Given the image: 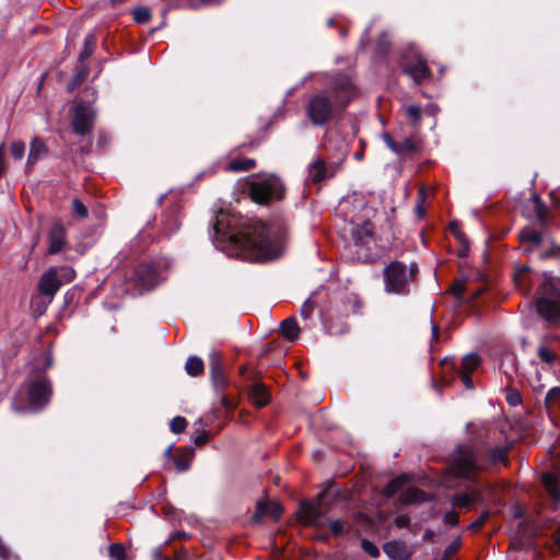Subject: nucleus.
Segmentation results:
<instances>
[{"mask_svg": "<svg viewBox=\"0 0 560 560\" xmlns=\"http://www.w3.org/2000/svg\"><path fill=\"white\" fill-rule=\"evenodd\" d=\"M285 240V229L279 223L267 224L225 211H219L213 224L214 246L228 256L243 260L275 259L282 254Z\"/></svg>", "mask_w": 560, "mask_h": 560, "instance_id": "nucleus-1", "label": "nucleus"}, {"mask_svg": "<svg viewBox=\"0 0 560 560\" xmlns=\"http://www.w3.org/2000/svg\"><path fill=\"white\" fill-rule=\"evenodd\" d=\"M357 90L346 74L330 77L327 86L314 94L306 106V115L313 125L320 126L329 121L336 113L355 97Z\"/></svg>", "mask_w": 560, "mask_h": 560, "instance_id": "nucleus-2", "label": "nucleus"}, {"mask_svg": "<svg viewBox=\"0 0 560 560\" xmlns=\"http://www.w3.org/2000/svg\"><path fill=\"white\" fill-rule=\"evenodd\" d=\"M506 453L505 445H459L453 454L452 468L456 476L477 482L480 472L489 466L505 465Z\"/></svg>", "mask_w": 560, "mask_h": 560, "instance_id": "nucleus-3", "label": "nucleus"}, {"mask_svg": "<svg viewBox=\"0 0 560 560\" xmlns=\"http://www.w3.org/2000/svg\"><path fill=\"white\" fill-rule=\"evenodd\" d=\"M342 207L349 217V233L354 246H368L373 237L371 219L374 217L375 210L369 207L362 197L357 195L351 199H346Z\"/></svg>", "mask_w": 560, "mask_h": 560, "instance_id": "nucleus-4", "label": "nucleus"}, {"mask_svg": "<svg viewBox=\"0 0 560 560\" xmlns=\"http://www.w3.org/2000/svg\"><path fill=\"white\" fill-rule=\"evenodd\" d=\"M417 265L407 266L401 261H392L384 269V289L388 294L406 295L409 284L417 273Z\"/></svg>", "mask_w": 560, "mask_h": 560, "instance_id": "nucleus-5", "label": "nucleus"}, {"mask_svg": "<svg viewBox=\"0 0 560 560\" xmlns=\"http://www.w3.org/2000/svg\"><path fill=\"white\" fill-rule=\"evenodd\" d=\"M167 258H159L150 262L139 264L133 271V283L140 291H150L165 279V271L170 268Z\"/></svg>", "mask_w": 560, "mask_h": 560, "instance_id": "nucleus-6", "label": "nucleus"}, {"mask_svg": "<svg viewBox=\"0 0 560 560\" xmlns=\"http://www.w3.org/2000/svg\"><path fill=\"white\" fill-rule=\"evenodd\" d=\"M50 396L51 387L48 378L44 375H39L27 385L28 405L22 407L15 399L13 401V409L16 411L37 412L48 405Z\"/></svg>", "mask_w": 560, "mask_h": 560, "instance_id": "nucleus-7", "label": "nucleus"}, {"mask_svg": "<svg viewBox=\"0 0 560 560\" xmlns=\"http://www.w3.org/2000/svg\"><path fill=\"white\" fill-rule=\"evenodd\" d=\"M249 191L256 202H265L268 199L283 198L284 186L279 177L270 175L253 180Z\"/></svg>", "mask_w": 560, "mask_h": 560, "instance_id": "nucleus-8", "label": "nucleus"}, {"mask_svg": "<svg viewBox=\"0 0 560 560\" xmlns=\"http://www.w3.org/2000/svg\"><path fill=\"white\" fill-rule=\"evenodd\" d=\"M406 60L402 71L409 75L416 84H420L423 80L431 77V71L427 65V60L418 52L415 46H410L409 50L404 55Z\"/></svg>", "mask_w": 560, "mask_h": 560, "instance_id": "nucleus-9", "label": "nucleus"}, {"mask_svg": "<svg viewBox=\"0 0 560 560\" xmlns=\"http://www.w3.org/2000/svg\"><path fill=\"white\" fill-rule=\"evenodd\" d=\"M326 509L322 502H302L299 509V520L304 525L322 529L326 525Z\"/></svg>", "mask_w": 560, "mask_h": 560, "instance_id": "nucleus-10", "label": "nucleus"}, {"mask_svg": "<svg viewBox=\"0 0 560 560\" xmlns=\"http://www.w3.org/2000/svg\"><path fill=\"white\" fill-rule=\"evenodd\" d=\"M95 109L83 102L78 103L73 109L72 127L75 133L84 136L91 132L95 119Z\"/></svg>", "mask_w": 560, "mask_h": 560, "instance_id": "nucleus-11", "label": "nucleus"}, {"mask_svg": "<svg viewBox=\"0 0 560 560\" xmlns=\"http://www.w3.org/2000/svg\"><path fill=\"white\" fill-rule=\"evenodd\" d=\"M480 364V358L477 353H468L466 354L460 362L459 366L451 365L450 370L460 377L464 386L467 389L474 388V382L471 378V374L476 371V369Z\"/></svg>", "mask_w": 560, "mask_h": 560, "instance_id": "nucleus-12", "label": "nucleus"}, {"mask_svg": "<svg viewBox=\"0 0 560 560\" xmlns=\"http://www.w3.org/2000/svg\"><path fill=\"white\" fill-rule=\"evenodd\" d=\"M62 285L59 270L56 267L49 268L39 279L38 291L51 300Z\"/></svg>", "mask_w": 560, "mask_h": 560, "instance_id": "nucleus-13", "label": "nucleus"}, {"mask_svg": "<svg viewBox=\"0 0 560 560\" xmlns=\"http://www.w3.org/2000/svg\"><path fill=\"white\" fill-rule=\"evenodd\" d=\"M282 514V508L277 502L259 501L256 504L254 514L252 515L253 523H260L264 518H271L277 521Z\"/></svg>", "mask_w": 560, "mask_h": 560, "instance_id": "nucleus-14", "label": "nucleus"}, {"mask_svg": "<svg viewBox=\"0 0 560 560\" xmlns=\"http://www.w3.org/2000/svg\"><path fill=\"white\" fill-rule=\"evenodd\" d=\"M537 312L548 322L560 318V301L549 298H539L536 302Z\"/></svg>", "mask_w": 560, "mask_h": 560, "instance_id": "nucleus-15", "label": "nucleus"}, {"mask_svg": "<svg viewBox=\"0 0 560 560\" xmlns=\"http://www.w3.org/2000/svg\"><path fill=\"white\" fill-rule=\"evenodd\" d=\"M209 369L214 387L223 390L226 386V377L221 364L220 353L212 351L209 355Z\"/></svg>", "mask_w": 560, "mask_h": 560, "instance_id": "nucleus-16", "label": "nucleus"}, {"mask_svg": "<svg viewBox=\"0 0 560 560\" xmlns=\"http://www.w3.org/2000/svg\"><path fill=\"white\" fill-rule=\"evenodd\" d=\"M307 180L313 183H319L327 177L335 175L336 170L334 167H327L326 163L316 158L307 166Z\"/></svg>", "mask_w": 560, "mask_h": 560, "instance_id": "nucleus-17", "label": "nucleus"}, {"mask_svg": "<svg viewBox=\"0 0 560 560\" xmlns=\"http://www.w3.org/2000/svg\"><path fill=\"white\" fill-rule=\"evenodd\" d=\"M48 238H49L48 253L51 255L59 253L66 244L65 228L59 223L54 224V226L49 231Z\"/></svg>", "mask_w": 560, "mask_h": 560, "instance_id": "nucleus-18", "label": "nucleus"}, {"mask_svg": "<svg viewBox=\"0 0 560 560\" xmlns=\"http://www.w3.org/2000/svg\"><path fill=\"white\" fill-rule=\"evenodd\" d=\"M383 550L392 560H406L409 557L406 544L398 540L386 542Z\"/></svg>", "mask_w": 560, "mask_h": 560, "instance_id": "nucleus-19", "label": "nucleus"}, {"mask_svg": "<svg viewBox=\"0 0 560 560\" xmlns=\"http://www.w3.org/2000/svg\"><path fill=\"white\" fill-rule=\"evenodd\" d=\"M248 396L252 402L259 408L266 406L270 399L267 388L261 383L253 384L248 389Z\"/></svg>", "mask_w": 560, "mask_h": 560, "instance_id": "nucleus-20", "label": "nucleus"}, {"mask_svg": "<svg viewBox=\"0 0 560 560\" xmlns=\"http://www.w3.org/2000/svg\"><path fill=\"white\" fill-rule=\"evenodd\" d=\"M386 145L397 154H406L416 150V144L411 139H405L401 142H396L388 133L383 135Z\"/></svg>", "mask_w": 560, "mask_h": 560, "instance_id": "nucleus-21", "label": "nucleus"}, {"mask_svg": "<svg viewBox=\"0 0 560 560\" xmlns=\"http://www.w3.org/2000/svg\"><path fill=\"white\" fill-rule=\"evenodd\" d=\"M429 500V495L421 489L408 488L400 494L404 504L419 503Z\"/></svg>", "mask_w": 560, "mask_h": 560, "instance_id": "nucleus-22", "label": "nucleus"}, {"mask_svg": "<svg viewBox=\"0 0 560 560\" xmlns=\"http://www.w3.org/2000/svg\"><path fill=\"white\" fill-rule=\"evenodd\" d=\"M47 150L43 141L39 139H34L31 143L30 153L27 156L26 165L31 167L37 161L45 156Z\"/></svg>", "mask_w": 560, "mask_h": 560, "instance_id": "nucleus-23", "label": "nucleus"}, {"mask_svg": "<svg viewBox=\"0 0 560 560\" xmlns=\"http://www.w3.org/2000/svg\"><path fill=\"white\" fill-rule=\"evenodd\" d=\"M541 482L545 489L548 491L550 498L558 502L560 500V489L556 477L551 472H544L541 476Z\"/></svg>", "mask_w": 560, "mask_h": 560, "instance_id": "nucleus-24", "label": "nucleus"}, {"mask_svg": "<svg viewBox=\"0 0 560 560\" xmlns=\"http://www.w3.org/2000/svg\"><path fill=\"white\" fill-rule=\"evenodd\" d=\"M281 332L284 338L294 341L299 337L300 327L294 317H289L281 323Z\"/></svg>", "mask_w": 560, "mask_h": 560, "instance_id": "nucleus-25", "label": "nucleus"}, {"mask_svg": "<svg viewBox=\"0 0 560 560\" xmlns=\"http://www.w3.org/2000/svg\"><path fill=\"white\" fill-rule=\"evenodd\" d=\"M255 165L256 162L253 159H234L228 164L226 170L231 172H244L252 170Z\"/></svg>", "mask_w": 560, "mask_h": 560, "instance_id": "nucleus-26", "label": "nucleus"}, {"mask_svg": "<svg viewBox=\"0 0 560 560\" xmlns=\"http://www.w3.org/2000/svg\"><path fill=\"white\" fill-rule=\"evenodd\" d=\"M203 361L199 357H189L185 364V370L190 376H198L203 371Z\"/></svg>", "mask_w": 560, "mask_h": 560, "instance_id": "nucleus-27", "label": "nucleus"}, {"mask_svg": "<svg viewBox=\"0 0 560 560\" xmlns=\"http://www.w3.org/2000/svg\"><path fill=\"white\" fill-rule=\"evenodd\" d=\"M96 46V37L93 34H89L84 39V47L80 52V61L88 59L94 51Z\"/></svg>", "mask_w": 560, "mask_h": 560, "instance_id": "nucleus-28", "label": "nucleus"}, {"mask_svg": "<svg viewBox=\"0 0 560 560\" xmlns=\"http://www.w3.org/2000/svg\"><path fill=\"white\" fill-rule=\"evenodd\" d=\"M452 504L462 509H470L472 503L468 491L454 494L452 498Z\"/></svg>", "mask_w": 560, "mask_h": 560, "instance_id": "nucleus-29", "label": "nucleus"}, {"mask_svg": "<svg viewBox=\"0 0 560 560\" xmlns=\"http://www.w3.org/2000/svg\"><path fill=\"white\" fill-rule=\"evenodd\" d=\"M314 293L304 301L300 308V315L304 320H310L312 318V314L315 310L316 303L313 299Z\"/></svg>", "mask_w": 560, "mask_h": 560, "instance_id": "nucleus-30", "label": "nucleus"}, {"mask_svg": "<svg viewBox=\"0 0 560 560\" xmlns=\"http://www.w3.org/2000/svg\"><path fill=\"white\" fill-rule=\"evenodd\" d=\"M132 16L137 23L143 24L150 20L151 12L145 7H139L132 11Z\"/></svg>", "mask_w": 560, "mask_h": 560, "instance_id": "nucleus-31", "label": "nucleus"}, {"mask_svg": "<svg viewBox=\"0 0 560 560\" xmlns=\"http://www.w3.org/2000/svg\"><path fill=\"white\" fill-rule=\"evenodd\" d=\"M361 548L364 552H366L372 558H378L380 557V549L371 540L363 538L361 540Z\"/></svg>", "mask_w": 560, "mask_h": 560, "instance_id": "nucleus-32", "label": "nucleus"}, {"mask_svg": "<svg viewBox=\"0 0 560 560\" xmlns=\"http://www.w3.org/2000/svg\"><path fill=\"white\" fill-rule=\"evenodd\" d=\"M538 357L540 358L541 361L546 362L547 364H553V362L557 359L556 353L545 346L539 347Z\"/></svg>", "mask_w": 560, "mask_h": 560, "instance_id": "nucleus-33", "label": "nucleus"}, {"mask_svg": "<svg viewBox=\"0 0 560 560\" xmlns=\"http://www.w3.org/2000/svg\"><path fill=\"white\" fill-rule=\"evenodd\" d=\"M109 557L116 560H125L126 551L121 544H113L108 548Z\"/></svg>", "mask_w": 560, "mask_h": 560, "instance_id": "nucleus-34", "label": "nucleus"}, {"mask_svg": "<svg viewBox=\"0 0 560 560\" xmlns=\"http://www.w3.org/2000/svg\"><path fill=\"white\" fill-rule=\"evenodd\" d=\"M534 207L535 212L540 222H544L547 218L548 210L546 206L542 203V201L539 199V197H534Z\"/></svg>", "mask_w": 560, "mask_h": 560, "instance_id": "nucleus-35", "label": "nucleus"}, {"mask_svg": "<svg viewBox=\"0 0 560 560\" xmlns=\"http://www.w3.org/2000/svg\"><path fill=\"white\" fill-rule=\"evenodd\" d=\"M546 404L548 406H555L560 404V387L556 386L548 390L546 395Z\"/></svg>", "mask_w": 560, "mask_h": 560, "instance_id": "nucleus-36", "label": "nucleus"}, {"mask_svg": "<svg viewBox=\"0 0 560 560\" xmlns=\"http://www.w3.org/2000/svg\"><path fill=\"white\" fill-rule=\"evenodd\" d=\"M186 425H187L186 419L184 417H179V416L173 418L171 421V424H170L171 430L174 433H182L185 430Z\"/></svg>", "mask_w": 560, "mask_h": 560, "instance_id": "nucleus-37", "label": "nucleus"}, {"mask_svg": "<svg viewBox=\"0 0 560 560\" xmlns=\"http://www.w3.org/2000/svg\"><path fill=\"white\" fill-rule=\"evenodd\" d=\"M470 498H471V503L472 505L474 504H482L483 501H485V494L482 492V490L480 488H470L467 490Z\"/></svg>", "mask_w": 560, "mask_h": 560, "instance_id": "nucleus-38", "label": "nucleus"}, {"mask_svg": "<svg viewBox=\"0 0 560 560\" xmlns=\"http://www.w3.org/2000/svg\"><path fill=\"white\" fill-rule=\"evenodd\" d=\"M406 114L415 124H418L421 119V108L417 105L406 107Z\"/></svg>", "mask_w": 560, "mask_h": 560, "instance_id": "nucleus-39", "label": "nucleus"}, {"mask_svg": "<svg viewBox=\"0 0 560 560\" xmlns=\"http://www.w3.org/2000/svg\"><path fill=\"white\" fill-rule=\"evenodd\" d=\"M25 153V144L22 141H15L11 145V154L14 159L21 160Z\"/></svg>", "mask_w": 560, "mask_h": 560, "instance_id": "nucleus-40", "label": "nucleus"}, {"mask_svg": "<svg viewBox=\"0 0 560 560\" xmlns=\"http://www.w3.org/2000/svg\"><path fill=\"white\" fill-rule=\"evenodd\" d=\"M489 518V512L483 511L470 525L469 529L477 532Z\"/></svg>", "mask_w": 560, "mask_h": 560, "instance_id": "nucleus-41", "label": "nucleus"}, {"mask_svg": "<svg viewBox=\"0 0 560 560\" xmlns=\"http://www.w3.org/2000/svg\"><path fill=\"white\" fill-rule=\"evenodd\" d=\"M179 220L174 217L164 223V232L168 236L179 229Z\"/></svg>", "mask_w": 560, "mask_h": 560, "instance_id": "nucleus-42", "label": "nucleus"}, {"mask_svg": "<svg viewBox=\"0 0 560 560\" xmlns=\"http://www.w3.org/2000/svg\"><path fill=\"white\" fill-rule=\"evenodd\" d=\"M505 399L510 406H517L522 402L521 395L516 389L508 390Z\"/></svg>", "mask_w": 560, "mask_h": 560, "instance_id": "nucleus-43", "label": "nucleus"}, {"mask_svg": "<svg viewBox=\"0 0 560 560\" xmlns=\"http://www.w3.org/2000/svg\"><path fill=\"white\" fill-rule=\"evenodd\" d=\"M60 279L62 280V284L72 281L74 278V270L69 267L58 268Z\"/></svg>", "mask_w": 560, "mask_h": 560, "instance_id": "nucleus-44", "label": "nucleus"}, {"mask_svg": "<svg viewBox=\"0 0 560 560\" xmlns=\"http://www.w3.org/2000/svg\"><path fill=\"white\" fill-rule=\"evenodd\" d=\"M72 210L77 215L81 218H85L88 215L86 207L79 199H74L72 201Z\"/></svg>", "mask_w": 560, "mask_h": 560, "instance_id": "nucleus-45", "label": "nucleus"}, {"mask_svg": "<svg viewBox=\"0 0 560 560\" xmlns=\"http://www.w3.org/2000/svg\"><path fill=\"white\" fill-rule=\"evenodd\" d=\"M329 528L334 535H336V536L342 535L345 532L343 530L345 523L340 520H332L329 522Z\"/></svg>", "mask_w": 560, "mask_h": 560, "instance_id": "nucleus-46", "label": "nucleus"}, {"mask_svg": "<svg viewBox=\"0 0 560 560\" xmlns=\"http://www.w3.org/2000/svg\"><path fill=\"white\" fill-rule=\"evenodd\" d=\"M443 522L448 526H455L459 522V517L456 512L448 511L443 516Z\"/></svg>", "mask_w": 560, "mask_h": 560, "instance_id": "nucleus-47", "label": "nucleus"}, {"mask_svg": "<svg viewBox=\"0 0 560 560\" xmlns=\"http://www.w3.org/2000/svg\"><path fill=\"white\" fill-rule=\"evenodd\" d=\"M522 240L523 241H529L533 244L538 245L541 242V235L538 232L523 233L522 234Z\"/></svg>", "mask_w": 560, "mask_h": 560, "instance_id": "nucleus-48", "label": "nucleus"}, {"mask_svg": "<svg viewBox=\"0 0 560 560\" xmlns=\"http://www.w3.org/2000/svg\"><path fill=\"white\" fill-rule=\"evenodd\" d=\"M407 482V476L400 475L388 482L393 489L398 491Z\"/></svg>", "mask_w": 560, "mask_h": 560, "instance_id": "nucleus-49", "label": "nucleus"}, {"mask_svg": "<svg viewBox=\"0 0 560 560\" xmlns=\"http://www.w3.org/2000/svg\"><path fill=\"white\" fill-rule=\"evenodd\" d=\"M222 0H188V3L191 8H198L202 5H212L220 3Z\"/></svg>", "mask_w": 560, "mask_h": 560, "instance_id": "nucleus-50", "label": "nucleus"}, {"mask_svg": "<svg viewBox=\"0 0 560 560\" xmlns=\"http://www.w3.org/2000/svg\"><path fill=\"white\" fill-rule=\"evenodd\" d=\"M208 439L209 438H208L207 431H201V432H199L198 434H196L194 436V442L197 445H202V444H205L208 441Z\"/></svg>", "mask_w": 560, "mask_h": 560, "instance_id": "nucleus-51", "label": "nucleus"}, {"mask_svg": "<svg viewBox=\"0 0 560 560\" xmlns=\"http://www.w3.org/2000/svg\"><path fill=\"white\" fill-rule=\"evenodd\" d=\"M395 525L398 526V527H408L409 526V523H410V520L408 516L406 515H400V516H397L394 521Z\"/></svg>", "mask_w": 560, "mask_h": 560, "instance_id": "nucleus-52", "label": "nucleus"}, {"mask_svg": "<svg viewBox=\"0 0 560 560\" xmlns=\"http://www.w3.org/2000/svg\"><path fill=\"white\" fill-rule=\"evenodd\" d=\"M0 558L3 560L10 559V551L1 540H0Z\"/></svg>", "mask_w": 560, "mask_h": 560, "instance_id": "nucleus-53", "label": "nucleus"}, {"mask_svg": "<svg viewBox=\"0 0 560 560\" xmlns=\"http://www.w3.org/2000/svg\"><path fill=\"white\" fill-rule=\"evenodd\" d=\"M425 199H427L425 188L424 187H420L419 190H418L417 203H421L422 206H424Z\"/></svg>", "mask_w": 560, "mask_h": 560, "instance_id": "nucleus-54", "label": "nucleus"}, {"mask_svg": "<svg viewBox=\"0 0 560 560\" xmlns=\"http://www.w3.org/2000/svg\"><path fill=\"white\" fill-rule=\"evenodd\" d=\"M175 465L178 471H185L188 469V464L180 458L175 459Z\"/></svg>", "mask_w": 560, "mask_h": 560, "instance_id": "nucleus-55", "label": "nucleus"}, {"mask_svg": "<svg viewBox=\"0 0 560 560\" xmlns=\"http://www.w3.org/2000/svg\"><path fill=\"white\" fill-rule=\"evenodd\" d=\"M438 110H439V108L435 104H429L424 109V112L427 114L432 115V116L436 115Z\"/></svg>", "mask_w": 560, "mask_h": 560, "instance_id": "nucleus-56", "label": "nucleus"}, {"mask_svg": "<svg viewBox=\"0 0 560 560\" xmlns=\"http://www.w3.org/2000/svg\"><path fill=\"white\" fill-rule=\"evenodd\" d=\"M415 212L419 219L422 218L425 212L424 206H422L421 203H416Z\"/></svg>", "mask_w": 560, "mask_h": 560, "instance_id": "nucleus-57", "label": "nucleus"}, {"mask_svg": "<svg viewBox=\"0 0 560 560\" xmlns=\"http://www.w3.org/2000/svg\"><path fill=\"white\" fill-rule=\"evenodd\" d=\"M397 491L395 489L392 488L390 485H386V487L384 488V494L386 497H393Z\"/></svg>", "mask_w": 560, "mask_h": 560, "instance_id": "nucleus-58", "label": "nucleus"}, {"mask_svg": "<svg viewBox=\"0 0 560 560\" xmlns=\"http://www.w3.org/2000/svg\"><path fill=\"white\" fill-rule=\"evenodd\" d=\"M5 170V164H4V160H3V156H2V145L0 147V176L3 174Z\"/></svg>", "mask_w": 560, "mask_h": 560, "instance_id": "nucleus-59", "label": "nucleus"}, {"mask_svg": "<svg viewBox=\"0 0 560 560\" xmlns=\"http://www.w3.org/2000/svg\"><path fill=\"white\" fill-rule=\"evenodd\" d=\"M553 540L557 547L560 549V527L555 532Z\"/></svg>", "mask_w": 560, "mask_h": 560, "instance_id": "nucleus-60", "label": "nucleus"}, {"mask_svg": "<svg viewBox=\"0 0 560 560\" xmlns=\"http://www.w3.org/2000/svg\"><path fill=\"white\" fill-rule=\"evenodd\" d=\"M44 360L46 362V368H50L52 365V359H51V355L49 353H45L44 354Z\"/></svg>", "mask_w": 560, "mask_h": 560, "instance_id": "nucleus-61", "label": "nucleus"}, {"mask_svg": "<svg viewBox=\"0 0 560 560\" xmlns=\"http://www.w3.org/2000/svg\"><path fill=\"white\" fill-rule=\"evenodd\" d=\"M456 237L459 240V242H460L462 244H464V245H465V242H466V241H465V236H464V234H463V233H460V232H456Z\"/></svg>", "mask_w": 560, "mask_h": 560, "instance_id": "nucleus-62", "label": "nucleus"}, {"mask_svg": "<svg viewBox=\"0 0 560 560\" xmlns=\"http://www.w3.org/2000/svg\"><path fill=\"white\" fill-rule=\"evenodd\" d=\"M454 550H456V545H451L447 549H446V553L447 556L451 555Z\"/></svg>", "mask_w": 560, "mask_h": 560, "instance_id": "nucleus-63", "label": "nucleus"}, {"mask_svg": "<svg viewBox=\"0 0 560 560\" xmlns=\"http://www.w3.org/2000/svg\"><path fill=\"white\" fill-rule=\"evenodd\" d=\"M432 335L434 338L438 336V327L435 325H432Z\"/></svg>", "mask_w": 560, "mask_h": 560, "instance_id": "nucleus-64", "label": "nucleus"}]
</instances>
